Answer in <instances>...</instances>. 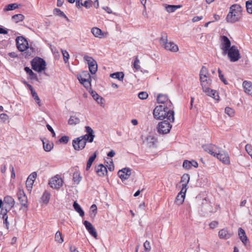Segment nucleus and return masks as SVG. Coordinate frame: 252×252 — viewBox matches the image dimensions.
<instances>
[{"label":"nucleus","instance_id":"11","mask_svg":"<svg viewBox=\"0 0 252 252\" xmlns=\"http://www.w3.org/2000/svg\"><path fill=\"white\" fill-rule=\"evenodd\" d=\"M169 121V122H167V121H163L159 123L157 127L158 133L160 134L168 133L170 131L172 127Z\"/></svg>","mask_w":252,"mask_h":252},{"label":"nucleus","instance_id":"2","mask_svg":"<svg viewBox=\"0 0 252 252\" xmlns=\"http://www.w3.org/2000/svg\"><path fill=\"white\" fill-rule=\"evenodd\" d=\"M165 105L156 106L153 111V115L157 120H163L166 119L170 122H174V112L169 110Z\"/></svg>","mask_w":252,"mask_h":252},{"label":"nucleus","instance_id":"15","mask_svg":"<svg viewBox=\"0 0 252 252\" xmlns=\"http://www.w3.org/2000/svg\"><path fill=\"white\" fill-rule=\"evenodd\" d=\"M157 101L158 103L165 105L167 108H171L172 106V103L171 101L168 99L166 95L164 94H159L157 97Z\"/></svg>","mask_w":252,"mask_h":252},{"label":"nucleus","instance_id":"26","mask_svg":"<svg viewBox=\"0 0 252 252\" xmlns=\"http://www.w3.org/2000/svg\"><path fill=\"white\" fill-rule=\"evenodd\" d=\"M95 170L96 173L99 176H104L107 173L106 167L101 164L95 167Z\"/></svg>","mask_w":252,"mask_h":252},{"label":"nucleus","instance_id":"51","mask_svg":"<svg viewBox=\"0 0 252 252\" xmlns=\"http://www.w3.org/2000/svg\"><path fill=\"white\" fill-rule=\"evenodd\" d=\"M144 250L146 252H149L151 250V246L150 243L148 240H146L144 243Z\"/></svg>","mask_w":252,"mask_h":252},{"label":"nucleus","instance_id":"44","mask_svg":"<svg viewBox=\"0 0 252 252\" xmlns=\"http://www.w3.org/2000/svg\"><path fill=\"white\" fill-rule=\"evenodd\" d=\"M2 215V219H3V223L7 229L9 228V222L8 221L7 213H0Z\"/></svg>","mask_w":252,"mask_h":252},{"label":"nucleus","instance_id":"13","mask_svg":"<svg viewBox=\"0 0 252 252\" xmlns=\"http://www.w3.org/2000/svg\"><path fill=\"white\" fill-rule=\"evenodd\" d=\"M17 49L21 52L25 51L28 48V43L23 36H19L16 38Z\"/></svg>","mask_w":252,"mask_h":252},{"label":"nucleus","instance_id":"1","mask_svg":"<svg viewBox=\"0 0 252 252\" xmlns=\"http://www.w3.org/2000/svg\"><path fill=\"white\" fill-rule=\"evenodd\" d=\"M205 151L211 155L216 157L223 163L228 165L230 164V159L228 153L213 144H206L202 146Z\"/></svg>","mask_w":252,"mask_h":252},{"label":"nucleus","instance_id":"46","mask_svg":"<svg viewBox=\"0 0 252 252\" xmlns=\"http://www.w3.org/2000/svg\"><path fill=\"white\" fill-rule=\"evenodd\" d=\"M246 7L248 13H252V0L247 1L246 2Z\"/></svg>","mask_w":252,"mask_h":252},{"label":"nucleus","instance_id":"62","mask_svg":"<svg viewBox=\"0 0 252 252\" xmlns=\"http://www.w3.org/2000/svg\"><path fill=\"white\" fill-rule=\"evenodd\" d=\"M202 18H203L202 16H195L192 18V21L193 22H197V21H199L202 20Z\"/></svg>","mask_w":252,"mask_h":252},{"label":"nucleus","instance_id":"48","mask_svg":"<svg viewBox=\"0 0 252 252\" xmlns=\"http://www.w3.org/2000/svg\"><path fill=\"white\" fill-rule=\"evenodd\" d=\"M133 66L134 68H135L137 70H138L140 69V61L137 57H136L134 60Z\"/></svg>","mask_w":252,"mask_h":252},{"label":"nucleus","instance_id":"47","mask_svg":"<svg viewBox=\"0 0 252 252\" xmlns=\"http://www.w3.org/2000/svg\"><path fill=\"white\" fill-rule=\"evenodd\" d=\"M225 113L229 117H233L234 115V111L230 107H227L225 109Z\"/></svg>","mask_w":252,"mask_h":252},{"label":"nucleus","instance_id":"37","mask_svg":"<svg viewBox=\"0 0 252 252\" xmlns=\"http://www.w3.org/2000/svg\"><path fill=\"white\" fill-rule=\"evenodd\" d=\"M43 143V146L44 150L46 152H49L53 148V143L51 142H47L46 143L44 141L42 140Z\"/></svg>","mask_w":252,"mask_h":252},{"label":"nucleus","instance_id":"54","mask_svg":"<svg viewBox=\"0 0 252 252\" xmlns=\"http://www.w3.org/2000/svg\"><path fill=\"white\" fill-rule=\"evenodd\" d=\"M62 53L63 55V60L65 63H67V62L68 61L69 59V54L68 53L65 51V50H62Z\"/></svg>","mask_w":252,"mask_h":252},{"label":"nucleus","instance_id":"10","mask_svg":"<svg viewBox=\"0 0 252 252\" xmlns=\"http://www.w3.org/2000/svg\"><path fill=\"white\" fill-rule=\"evenodd\" d=\"M84 60L87 63L90 72L92 74H94L97 70L96 62L92 57L88 55H85Z\"/></svg>","mask_w":252,"mask_h":252},{"label":"nucleus","instance_id":"29","mask_svg":"<svg viewBox=\"0 0 252 252\" xmlns=\"http://www.w3.org/2000/svg\"><path fill=\"white\" fill-rule=\"evenodd\" d=\"M91 32L94 36L97 38H101L103 36V33L102 31L96 27L92 28Z\"/></svg>","mask_w":252,"mask_h":252},{"label":"nucleus","instance_id":"38","mask_svg":"<svg viewBox=\"0 0 252 252\" xmlns=\"http://www.w3.org/2000/svg\"><path fill=\"white\" fill-rule=\"evenodd\" d=\"M82 180V177L80 174L78 172H75L73 175V182L77 185L79 184Z\"/></svg>","mask_w":252,"mask_h":252},{"label":"nucleus","instance_id":"21","mask_svg":"<svg viewBox=\"0 0 252 252\" xmlns=\"http://www.w3.org/2000/svg\"><path fill=\"white\" fill-rule=\"evenodd\" d=\"M242 86L245 93L252 96V83L250 81H244Z\"/></svg>","mask_w":252,"mask_h":252},{"label":"nucleus","instance_id":"33","mask_svg":"<svg viewBox=\"0 0 252 252\" xmlns=\"http://www.w3.org/2000/svg\"><path fill=\"white\" fill-rule=\"evenodd\" d=\"M199 76L200 80L209 77L208 70L206 67L202 66L200 71Z\"/></svg>","mask_w":252,"mask_h":252},{"label":"nucleus","instance_id":"60","mask_svg":"<svg viewBox=\"0 0 252 252\" xmlns=\"http://www.w3.org/2000/svg\"><path fill=\"white\" fill-rule=\"evenodd\" d=\"M218 223L217 221H213L209 224V226L211 228L213 229V228H215V227H216L218 225Z\"/></svg>","mask_w":252,"mask_h":252},{"label":"nucleus","instance_id":"34","mask_svg":"<svg viewBox=\"0 0 252 252\" xmlns=\"http://www.w3.org/2000/svg\"><path fill=\"white\" fill-rule=\"evenodd\" d=\"M93 98L96 101V102L101 105V106H104V99L99 96L97 94H95L93 95Z\"/></svg>","mask_w":252,"mask_h":252},{"label":"nucleus","instance_id":"7","mask_svg":"<svg viewBox=\"0 0 252 252\" xmlns=\"http://www.w3.org/2000/svg\"><path fill=\"white\" fill-rule=\"evenodd\" d=\"M227 54L230 61L232 62H235L241 58V55L237 47L234 45L232 46L228 52H226L223 54Z\"/></svg>","mask_w":252,"mask_h":252},{"label":"nucleus","instance_id":"36","mask_svg":"<svg viewBox=\"0 0 252 252\" xmlns=\"http://www.w3.org/2000/svg\"><path fill=\"white\" fill-rule=\"evenodd\" d=\"M55 241L59 244H62L63 242V235L60 231L56 232L55 235Z\"/></svg>","mask_w":252,"mask_h":252},{"label":"nucleus","instance_id":"8","mask_svg":"<svg viewBox=\"0 0 252 252\" xmlns=\"http://www.w3.org/2000/svg\"><path fill=\"white\" fill-rule=\"evenodd\" d=\"M63 183V180L61 176L57 175L49 180L48 184L51 188L59 189L62 187Z\"/></svg>","mask_w":252,"mask_h":252},{"label":"nucleus","instance_id":"40","mask_svg":"<svg viewBox=\"0 0 252 252\" xmlns=\"http://www.w3.org/2000/svg\"><path fill=\"white\" fill-rule=\"evenodd\" d=\"M96 155L95 153L93 156H92L89 159L88 161H87V166H86V170H88L91 167L93 161L96 158Z\"/></svg>","mask_w":252,"mask_h":252},{"label":"nucleus","instance_id":"25","mask_svg":"<svg viewBox=\"0 0 252 252\" xmlns=\"http://www.w3.org/2000/svg\"><path fill=\"white\" fill-rule=\"evenodd\" d=\"M238 235L242 243L245 246H247L249 243V240L247 236L246 235L245 231L242 228H239L238 229Z\"/></svg>","mask_w":252,"mask_h":252},{"label":"nucleus","instance_id":"30","mask_svg":"<svg viewBox=\"0 0 252 252\" xmlns=\"http://www.w3.org/2000/svg\"><path fill=\"white\" fill-rule=\"evenodd\" d=\"M50 193L48 191H45L41 198L42 202L47 205L50 200Z\"/></svg>","mask_w":252,"mask_h":252},{"label":"nucleus","instance_id":"41","mask_svg":"<svg viewBox=\"0 0 252 252\" xmlns=\"http://www.w3.org/2000/svg\"><path fill=\"white\" fill-rule=\"evenodd\" d=\"M146 141L150 146L153 145L156 142V138L154 135H149L147 137Z\"/></svg>","mask_w":252,"mask_h":252},{"label":"nucleus","instance_id":"27","mask_svg":"<svg viewBox=\"0 0 252 252\" xmlns=\"http://www.w3.org/2000/svg\"><path fill=\"white\" fill-rule=\"evenodd\" d=\"M190 177L189 174H185L182 177L181 182L182 183V189L187 190L188 184L189 181Z\"/></svg>","mask_w":252,"mask_h":252},{"label":"nucleus","instance_id":"32","mask_svg":"<svg viewBox=\"0 0 252 252\" xmlns=\"http://www.w3.org/2000/svg\"><path fill=\"white\" fill-rule=\"evenodd\" d=\"M110 77L117 79L119 81H123L124 77V74L123 72H117L110 74Z\"/></svg>","mask_w":252,"mask_h":252},{"label":"nucleus","instance_id":"56","mask_svg":"<svg viewBox=\"0 0 252 252\" xmlns=\"http://www.w3.org/2000/svg\"><path fill=\"white\" fill-rule=\"evenodd\" d=\"M36 173L35 172H33L29 175L27 179L34 182L35 178H36Z\"/></svg>","mask_w":252,"mask_h":252},{"label":"nucleus","instance_id":"52","mask_svg":"<svg viewBox=\"0 0 252 252\" xmlns=\"http://www.w3.org/2000/svg\"><path fill=\"white\" fill-rule=\"evenodd\" d=\"M245 150L252 158V146L250 144H247L245 146Z\"/></svg>","mask_w":252,"mask_h":252},{"label":"nucleus","instance_id":"9","mask_svg":"<svg viewBox=\"0 0 252 252\" xmlns=\"http://www.w3.org/2000/svg\"><path fill=\"white\" fill-rule=\"evenodd\" d=\"M79 82L87 88L91 86V77L87 71H83L78 77Z\"/></svg>","mask_w":252,"mask_h":252},{"label":"nucleus","instance_id":"64","mask_svg":"<svg viewBox=\"0 0 252 252\" xmlns=\"http://www.w3.org/2000/svg\"><path fill=\"white\" fill-rule=\"evenodd\" d=\"M76 6L78 8H80L82 6H83V3L81 0H76Z\"/></svg>","mask_w":252,"mask_h":252},{"label":"nucleus","instance_id":"39","mask_svg":"<svg viewBox=\"0 0 252 252\" xmlns=\"http://www.w3.org/2000/svg\"><path fill=\"white\" fill-rule=\"evenodd\" d=\"M24 16L21 14H18L13 15L12 17V19L16 22L23 21L24 19Z\"/></svg>","mask_w":252,"mask_h":252},{"label":"nucleus","instance_id":"61","mask_svg":"<svg viewBox=\"0 0 252 252\" xmlns=\"http://www.w3.org/2000/svg\"><path fill=\"white\" fill-rule=\"evenodd\" d=\"M46 126L48 130L52 132L53 136L55 137L56 134L52 127L49 125H47Z\"/></svg>","mask_w":252,"mask_h":252},{"label":"nucleus","instance_id":"57","mask_svg":"<svg viewBox=\"0 0 252 252\" xmlns=\"http://www.w3.org/2000/svg\"><path fill=\"white\" fill-rule=\"evenodd\" d=\"M69 138L67 136H62L60 139L59 140V141L60 143H63L66 144L68 142Z\"/></svg>","mask_w":252,"mask_h":252},{"label":"nucleus","instance_id":"22","mask_svg":"<svg viewBox=\"0 0 252 252\" xmlns=\"http://www.w3.org/2000/svg\"><path fill=\"white\" fill-rule=\"evenodd\" d=\"M233 235V233L227 229H222L219 232V236L220 239H228L230 238Z\"/></svg>","mask_w":252,"mask_h":252},{"label":"nucleus","instance_id":"53","mask_svg":"<svg viewBox=\"0 0 252 252\" xmlns=\"http://www.w3.org/2000/svg\"><path fill=\"white\" fill-rule=\"evenodd\" d=\"M33 182L27 179L26 183V187L27 188V189L31 191L32 190V186L33 184Z\"/></svg>","mask_w":252,"mask_h":252},{"label":"nucleus","instance_id":"12","mask_svg":"<svg viewBox=\"0 0 252 252\" xmlns=\"http://www.w3.org/2000/svg\"><path fill=\"white\" fill-rule=\"evenodd\" d=\"M85 128V132L87 133L85 135L80 136V138L84 140L85 143H86L87 141L91 143L93 141L95 136L94 134V131L93 129L89 126H86Z\"/></svg>","mask_w":252,"mask_h":252},{"label":"nucleus","instance_id":"28","mask_svg":"<svg viewBox=\"0 0 252 252\" xmlns=\"http://www.w3.org/2000/svg\"><path fill=\"white\" fill-rule=\"evenodd\" d=\"M80 115L79 113H78L75 115L71 116L68 120V123L70 125H76L78 124L80 120L79 117Z\"/></svg>","mask_w":252,"mask_h":252},{"label":"nucleus","instance_id":"49","mask_svg":"<svg viewBox=\"0 0 252 252\" xmlns=\"http://www.w3.org/2000/svg\"><path fill=\"white\" fill-rule=\"evenodd\" d=\"M183 166L186 170H189L191 169V165L190 164V161L188 160H184L183 162Z\"/></svg>","mask_w":252,"mask_h":252},{"label":"nucleus","instance_id":"17","mask_svg":"<svg viewBox=\"0 0 252 252\" xmlns=\"http://www.w3.org/2000/svg\"><path fill=\"white\" fill-rule=\"evenodd\" d=\"M118 175L122 181L126 180L131 175V170L129 168H123L118 171Z\"/></svg>","mask_w":252,"mask_h":252},{"label":"nucleus","instance_id":"6","mask_svg":"<svg viewBox=\"0 0 252 252\" xmlns=\"http://www.w3.org/2000/svg\"><path fill=\"white\" fill-rule=\"evenodd\" d=\"M46 65L45 61L40 58H35L32 62V68L37 72H40L44 70Z\"/></svg>","mask_w":252,"mask_h":252},{"label":"nucleus","instance_id":"4","mask_svg":"<svg viewBox=\"0 0 252 252\" xmlns=\"http://www.w3.org/2000/svg\"><path fill=\"white\" fill-rule=\"evenodd\" d=\"M14 199L10 196L4 197L3 201L0 199V213H7L14 206Z\"/></svg>","mask_w":252,"mask_h":252},{"label":"nucleus","instance_id":"55","mask_svg":"<svg viewBox=\"0 0 252 252\" xmlns=\"http://www.w3.org/2000/svg\"><path fill=\"white\" fill-rule=\"evenodd\" d=\"M148 97V94L146 92H141L138 94V97L140 99H146Z\"/></svg>","mask_w":252,"mask_h":252},{"label":"nucleus","instance_id":"31","mask_svg":"<svg viewBox=\"0 0 252 252\" xmlns=\"http://www.w3.org/2000/svg\"><path fill=\"white\" fill-rule=\"evenodd\" d=\"M180 5H165V8L168 13H172L175 12L178 8H180Z\"/></svg>","mask_w":252,"mask_h":252},{"label":"nucleus","instance_id":"19","mask_svg":"<svg viewBox=\"0 0 252 252\" xmlns=\"http://www.w3.org/2000/svg\"><path fill=\"white\" fill-rule=\"evenodd\" d=\"M203 92L205 93L207 95L211 97L215 100H219L220 96L218 93L216 91L211 89L210 88H208L207 89L206 92L205 91H203Z\"/></svg>","mask_w":252,"mask_h":252},{"label":"nucleus","instance_id":"59","mask_svg":"<svg viewBox=\"0 0 252 252\" xmlns=\"http://www.w3.org/2000/svg\"><path fill=\"white\" fill-rule=\"evenodd\" d=\"M24 69L30 75L32 76L34 74L33 71L29 67H25Z\"/></svg>","mask_w":252,"mask_h":252},{"label":"nucleus","instance_id":"23","mask_svg":"<svg viewBox=\"0 0 252 252\" xmlns=\"http://www.w3.org/2000/svg\"><path fill=\"white\" fill-rule=\"evenodd\" d=\"M201 85L202 88V91H205L206 92L207 89L210 88L212 84V80L210 77L200 80Z\"/></svg>","mask_w":252,"mask_h":252},{"label":"nucleus","instance_id":"35","mask_svg":"<svg viewBox=\"0 0 252 252\" xmlns=\"http://www.w3.org/2000/svg\"><path fill=\"white\" fill-rule=\"evenodd\" d=\"M73 206L74 210L79 214L81 217H82L84 216L85 214L84 211L80 205L78 204L76 201L74 202Z\"/></svg>","mask_w":252,"mask_h":252},{"label":"nucleus","instance_id":"43","mask_svg":"<svg viewBox=\"0 0 252 252\" xmlns=\"http://www.w3.org/2000/svg\"><path fill=\"white\" fill-rule=\"evenodd\" d=\"M97 213V206L95 204H93L90 209V216L94 218Z\"/></svg>","mask_w":252,"mask_h":252},{"label":"nucleus","instance_id":"18","mask_svg":"<svg viewBox=\"0 0 252 252\" xmlns=\"http://www.w3.org/2000/svg\"><path fill=\"white\" fill-rule=\"evenodd\" d=\"M83 223L89 233L94 238L96 239L97 236V232L91 223L87 220H85Z\"/></svg>","mask_w":252,"mask_h":252},{"label":"nucleus","instance_id":"24","mask_svg":"<svg viewBox=\"0 0 252 252\" xmlns=\"http://www.w3.org/2000/svg\"><path fill=\"white\" fill-rule=\"evenodd\" d=\"M18 199L22 206L27 208V203L28 202L27 197L26 196L24 192L20 190L18 193Z\"/></svg>","mask_w":252,"mask_h":252},{"label":"nucleus","instance_id":"5","mask_svg":"<svg viewBox=\"0 0 252 252\" xmlns=\"http://www.w3.org/2000/svg\"><path fill=\"white\" fill-rule=\"evenodd\" d=\"M163 47L167 51L172 52H177L179 50L178 46L172 41H167V36H162L160 40Z\"/></svg>","mask_w":252,"mask_h":252},{"label":"nucleus","instance_id":"3","mask_svg":"<svg viewBox=\"0 0 252 252\" xmlns=\"http://www.w3.org/2000/svg\"><path fill=\"white\" fill-rule=\"evenodd\" d=\"M242 8L238 4H233L229 8V12L226 17L228 23H234L239 21L242 17Z\"/></svg>","mask_w":252,"mask_h":252},{"label":"nucleus","instance_id":"50","mask_svg":"<svg viewBox=\"0 0 252 252\" xmlns=\"http://www.w3.org/2000/svg\"><path fill=\"white\" fill-rule=\"evenodd\" d=\"M54 14L56 15L60 16L63 17H66L65 15L60 9L55 8L54 10Z\"/></svg>","mask_w":252,"mask_h":252},{"label":"nucleus","instance_id":"63","mask_svg":"<svg viewBox=\"0 0 252 252\" xmlns=\"http://www.w3.org/2000/svg\"><path fill=\"white\" fill-rule=\"evenodd\" d=\"M69 251L70 252H79V251L77 250L75 246L73 245H70L69 247Z\"/></svg>","mask_w":252,"mask_h":252},{"label":"nucleus","instance_id":"45","mask_svg":"<svg viewBox=\"0 0 252 252\" xmlns=\"http://www.w3.org/2000/svg\"><path fill=\"white\" fill-rule=\"evenodd\" d=\"M31 94H32V96L33 98H34L35 101L36 102V103L38 105V106H40L41 105L40 99L39 97H38L36 92L34 91L32 92Z\"/></svg>","mask_w":252,"mask_h":252},{"label":"nucleus","instance_id":"58","mask_svg":"<svg viewBox=\"0 0 252 252\" xmlns=\"http://www.w3.org/2000/svg\"><path fill=\"white\" fill-rule=\"evenodd\" d=\"M83 6H85L86 8H89L92 6V1L90 0H86L84 3H83Z\"/></svg>","mask_w":252,"mask_h":252},{"label":"nucleus","instance_id":"14","mask_svg":"<svg viewBox=\"0 0 252 252\" xmlns=\"http://www.w3.org/2000/svg\"><path fill=\"white\" fill-rule=\"evenodd\" d=\"M220 48L223 51V54L226 52H228V50L231 47V42L228 38L224 35L221 36L220 37Z\"/></svg>","mask_w":252,"mask_h":252},{"label":"nucleus","instance_id":"20","mask_svg":"<svg viewBox=\"0 0 252 252\" xmlns=\"http://www.w3.org/2000/svg\"><path fill=\"white\" fill-rule=\"evenodd\" d=\"M187 190L182 189L180 192L178 194L175 200V203L177 205H180L184 202Z\"/></svg>","mask_w":252,"mask_h":252},{"label":"nucleus","instance_id":"42","mask_svg":"<svg viewBox=\"0 0 252 252\" xmlns=\"http://www.w3.org/2000/svg\"><path fill=\"white\" fill-rule=\"evenodd\" d=\"M18 5L17 3H11L7 5V6L4 9V10L5 11L13 10L16 8H18Z\"/></svg>","mask_w":252,"mask_h":252},{"label":"nucleus","instance_id":"16","mask_svg":"<svg viewBox=\"0 0 252 252\" xmlns=\"http://www.w3.org/2000/svg\"><path fill=\"white\" fill-rule=\"evenodd\" d=\"M86 143L80 137L74 139L72 141V145L75 150H81L83 149Z\"/></svg>","mask_w":252,"mask_h":252}]
</instances>
